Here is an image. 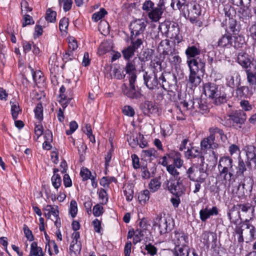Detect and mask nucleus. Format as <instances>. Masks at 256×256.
Returning a JSON list of instances; mask_svg holds the SVG:
<instances>
[{
  "mask_svg": "<svg viewBox=\"0 0 256 256\" xmlns=\"http://www.w3.org/2000/svg\"><path fill=\"white\" fill-rule=\"evenodd\" d=\"M51 181L53 186L56 190L61 186L62 179L60 174L53 175L51 178Z\"/></svg>",
  "mask_w": 256,
  "mask_h": 256,
  "instance_id": "3c124183",
  "label": "nucleus"
},
{
  "mask_svg": "<svg viewBox=\"0 0 256 256\" xmlns=\"http://www.w3.org/2000/svg\"><path fill=\"white\" fill-rule=\"evenodd\" d=\"M216 136H210V135L206 138L202 140L200 146L202 150H206L208 148H216L218 146V144L215 142Z\"/></svg>",
  "mask_w": 256,
  "mask_h": 256,
  "instance_id": "f3484780",
  "label": "nucleus"
},
{
  "mask_svg": "<svg viewBox=\"0 0 256 256\" xmlns=\"http://www.w3.org/2000/svg\"><path fill=\"white\" fill-rule=\"evenodd\" d=\"M192 106L194 110H196V111H198L202 114L207 113L208 112V106L203 104L200 100H196L194 102Z\"/></svg>",
  "mask_w": 256,
  "mask_h": 256,
  "instance_id": "c85d7f7f",
  "label": "nucleus"
},
{
  "mask_svg": "<svg viewBox=\"0 0 256 256\" xmlns=\"http://www.w3.org/2000/svg\"><path fill=\"white\" fill-rule=\"evenodd\" d=\"M78 208L76 202L72 200L70 202V213L72 218H74L77 214Z\"/></svg>",
  "mask_w": 256,
  "mask_h": 256,
  "instance_id": "680f3d73",
  "label": "nucleus"
},
{
  "mask_svg": "<svg viewBox=\"0 0 256 256\" xmlns=\"http://www.w3.org/2000/svg\"><path fill=\"white\" fill-rule=\"evenodd\" d=\"M160 185L161 182L158 179L155 178L150 180L149 184V188L152 192H154L160 188Z\"/></svg>",
  "mask_w": 256,
  "mask_h": 256,
  "instance_id": "c03bdc74",
  "label": "nucleus"
},
{
  "mask_svg": "<svg viewBox=\"0 0 256 256\" xmlns=\"http://www.w3.org/2000/svg\"><path fill=\"white\" fill-rule=\"evenodd\" d=\"M253 184V180L250 178H246L242 184H239L238 190H242V192L244 194L252 190Z\"/></svg>",
  "mask_w": 256,
  "mask_h": 256,
  "instance_id": "a878e982",
  "label": "nucleus"
},
{
  "mask_svg": "<svg viewBox=\"0 0 256 256\" xmlns=\"http://www.w3.org/2000/svg\"><path fill=\"white\" fill-rule=\"evenodd\" d=\"M157 112V108L155 104L151 101H146L144 104L143 112L146 115L156 113Z\"/></svg>",
  "mask_w": 256,
  "mask_h": 256,
  "instance_id": "cd10ccee",
  "label": "nucleus"
},
{
  "mask_svg": "<svg viewBox=\"0 0 256 256\" xmlns=\"http://www.w3.org/2000/svg\"><path fill=\"white\" fill-rule=\"evenodd\" d=\"M204 94L212 99L216 105H220L228 100V96L226 92V88L223 86H218L214 83L207 82L203 86Z\"/></svg>",
  "mask_w": 256,
  "mask_h": 256,
  "instance_id": "f257e3e1",
  "label": "nucleus"
},
{
  "mask_svg": "<svg viewBox=\"0 0 256 256\" xmlns=\"http://www.w3.org/2000/svg\"><path fill=\"white\" fill-rule=\"evenodd\" d=\"M169 242L176 247L185 246L188 244V236L182 232L175 230L172 234Z\"/></svg>",
  "mask_w": 256,
  "mask_h": 256,
  "instance_id": "423d86ee",
  "label": "nucleus"
},
{
  "mask_svg": "<svg viewBox=\"0 0 256 256\" xmlns=\"http://www.w3.org/2000/svg\"><path fill=\"white\" fill-rule=\"evenodd\" d=\"M157 156V151L154 148L148 150H143L142 152V156L146 160H152L156 158Z\"/></svg>",
  "mask_w": 256,
  "mask_h": 256,
  "instance_id": "e433bc0d",
  "label": "nucleus"
},
{
  "mask_svg": "<svg viewBox=\"0 0 256 256\" xmlns=\"http://www.w3.org/2000/svg\"><path fill=\"white\" fill-rule=\"evenodd\" d=\"M124 114L128 116H133L134 115V110L133 108L129 106H126L122 108Z\"/></svg>",
  "mask_w": 256,
  "mask_h": 256,
  "instance_id": "774afa93",
  "label": "nucleus"
},
{
  "mask_svg": "<svg viewBox=\"0 0 256 256\" xmlns=\"http://www.w3.org/2000/svg\"><path fill=\"white\" fill-rule=\"evenodd\" d=\"M240 84V76L238 72L231 70L226 78V84L228 86L234 88L238 87Z\"/></svg>",
  "mask_w": 256,
  "mask_h": 256,
  "instance_id": "ddd939ff",
  "label": "nucleus"
},
{
  "mask_svg": "<svg viewBox=\"0 0 256 256\" xmlns=\"http://www.w3.org/2000/svg\"><path fill=\"white\" fill-rule=\"evenodd\" d=\"M124 194L127 201L130 202L132 200L134 197V190L131 186L126 187L124 190Z\"/></svg>",
  "mask_w": 256,
  "mask_h": 256,
  "instance_id": "5fc2aeb1",
  "label": "nucleus"
},
{
  "mask_svg": "<svg viewBox=\"0 0 256 256\" xmlns=\"http://www.w3.org/2000/svg\"><path fill=\"white\" fill-rule=\"evenodd\" d=\"M201 49L198 44L188 46L186 50L185 54L188 60L192 58H194L196 56L200 54Z\"/></svg>",
  "mask_w": 256,
  "mask_h": 256,
  "instance_id": "aec40b11",
  "label": "nucleus"
},
{
  "mask_svg": "<svg viewBox=\"0 0 256 256\" xmlns=\"http://www.w3.org/2000/svg\"><path fill=\"white\" fill-rule=\"evenodd\" d=\"M246 78L250 86H256V72L250 70H246Z\"/></svg>",
  "mask_w": 256,
  "mask_h": 256,
  "instance_id": "ea45409f",
  "label": "nucleus"
},
{
  "mask_svg": "<svg viewBox=\"0 0 256 256\" xmlns=\"http://www.w3.org/2000/svg\"><path fill=\"white\" fill-rule=\"evenodd\" d=\"M227 116L228 117L227 120H229L230 123L232 122L233 126L234 124H240L239 128H242L241 125L244 124L246 120V113L240 110L232 112L228 114Z\"/></svg>",
  "mask_w": 256,
  "mask_h": 256,
  "instance_id": "1a4fd4ad",
  "label": "nucleus"
},
{
  "mask_svg": "<svg viewBox=\"0 0 256 256\" xmlns=\"http://www.w3.org/2000/svg\"><path fill=\"white\" fill-rule=\"evenodd\" d=\"M237 95L240 98H250L252 94V92L247 86H238L236 89Z\"/></svg>",
  "mask_w": 256,
  "mask_h": 256,
  "instance_id": "c756f323",
  "label": "nucleus"
},
{
  "mask_svg": "<svg viewBox=\"0 0 256 256\" xmlns=\"http://www.w3.org/2000/svg\"><path fill=\"white\" fill-rule=\"evenodd\" d=\"M251 208V204H238L234 206V209L236 208L238 210H241L244 212H247Z\"/></svg>",
  "mask_w": 256,
  "mask_h": 256,
  "instance_id": "13d9d810",
  "label": "nucleus"
},
{
  "mask_svg": "<svg viewBox=\"0 0 256 256\" xmlns=\"http://www.w3.org/2000/svg\"><path fill=\"white\" fill-rule=\"evenodd\" d=\"M246 164L241 157L239 156L238 158V164L236 166V175L238 176H243L244 172L246 170Z\"/></svg>",
  "mask_w": 256,
  "mask_h": 256,
  "instance_id": "4c0bfd02",
  "label": "nucleus"
},
{
  "mask_svg": "<svg viewBox=\"0 0 256 256\" xmlns=\"http://www.w3.org/2000/svg\"><path fill=\"white\" fill-rule=\"evenodd\" d=\"M201 164L198 167L197 165L194 164L188 168L186 171L188 178L194 182H204L208 176L206 170L204 168V158L200 156Z\"/></svg>",
  "mask_w": 256,
  "mask_h": 256,
  "instance_id": "7ed1b4c3",
  "label": "nucleus"
},
{
  "mask_svg": "<svg viewBox=\"0 0 256 256\" xmlns=\"http://www.w3.org/2000/svg\"><path fill=\"white\" fill-rule=\"evenodd\" d=\"M220 176L226 182H230L234 180V170L218 169Z\"/></svg>",
  "mask_w": 256,
  "mask_h": 256,
  "instance_id": "393cba45",
  "label": "nucleus"
},
{
  "mask_svg": "<svg viewBox=\"0 0 256 256\" xmlns=\"http://www.w3.org/2000/svg\"><path fill=\"white\" fill-rule=\"evenodd\" d=\"M80 176L84 181L90 179L92 176L91 172L86 168H82L80 170Z\"/></svg>",
  "mask_w": 256,
  "mask_h": 256,
  "instance_id": "69168bd1",
  "label": "nucleus"
},
{
  "mask_svg": "<svg viewBox=\"0 0 256 256\" xmlns=\"http://www.w3.org/2000/svg\"><path fill=\"white\" fill-rule=\"evenodd\" d=\"M163 54L164 55H169L168 60L170 62L172 65H178L181 62V58L180 56L176 54H172L171 52L170 54H169L168 52L166 50L163 51Z\"/></svg>",
  "mask_w": 256,
  "mask_h": 256,
  "instance_id": "c9c22d12",
  "label": "nucleus"
},
{
  "mask_svg": "<svg viewBox=\"0 0 256 256\" xmlns=\"http://www.w3.org/2000/svg\"><path fill=\"white\" fill-rule=\"evenodd\" d=\"M228 218L232 223L235 224H239L241 222L240 212L236 208H234V206L228 210Z\"/></svg>",
  "mask_w": 256,
  "mask_h": 256,
  "instance_id": "6ab92c4d",
  "label": "nucleus"
},
{
  "mask_svg": "<svg viewBox=\"0 0 256 256\" xmlns=\"http://www.w3.org/2000/svg\"><path fill=\"white\" fill-rule=\"evenodd\" d=\"M190 71L204 74L205 71V62L199 57L187 61Z\"/></svg>",
  "mask_w": 256,
  "mask_h": 256,
  "instance_id": "9b49d317",
  "label": "nucleus"
},
{
  "mask_svg": "<svg viewBox=\"0 0 256 256\" xmlns=\"http://www.w3.org/2000/svg\"><path fill=\"white\" fill-rule=\"evenodd\" d=\"M56 12L49 8L47 10L46 14V20L50 22H54L56 20Z\"/></svg>",
  "mask_w": 256,
  "mask_h": 256,
  "instance_id": "37998d69",
  "label": "nucleus"
},
{
  "mask_svg": "<svg viewBox=\"0 0 256 256\" xmlns=\"http://www.w3.org/2000/svg\"><path fill=\"white\" fill-rule=\"evenodd\" d=\"M164 11L158 8H154L148 14V17L152 21L156 22L161 18Z\"/></svg>",
  "mask_w": 256,
  "mask_h": 256,
  "instance_id": "7c9ffc66",
  "label": "nucleus"
},
{
  "mask_svg": "<svg viewBox=\"0 0 256 256\" xmlns=\"http://www.w3.org/2000/svg\"><path fill=\"white\" fill-rule=\"evenodd\" d=\"M253 58L244 50L237 54V62L243 68L248 69L250 66Z\"/></svg>",
  "mask_w": 256,
  "mask_h": 256,
  "instance_id": "f8f14e48",
  "label": "nucleus"
},
{
  "mask_svg": "<svg viewBox=\"0 0 256 256\" xmlns=\"http://www.w3.org/2000/svg\"><path fill=\"white\" fill-rule=\"evenodd\" d=\"M145 250L147 251L148 254L151 256L156 255L158 252L157 248L151 244H146Z\"/></svg>",
  "mask_w": 256,
  "mask_h": 256,
  "instance_id": "e2e57ef3",
  "label": "nucleus"
},
{
  "mask_svg": "<svg viewBox=\"0 0 256 256\" xmlns=\"http://www.w3.org/2000/svg\"><path fill=\"white\" fill-rule=\"evenodd\" d=\"M136 80H135V76H132L129 80L128 88L126 84H123L121 86V90L124 94L128 98L132 99H137L140 98L142 94L138 90H136L135 83Z\"/></svg>",
  "mask_w": 256,
  "mask_h": 256,
  "instance_id": "39448f33",
  "label": "nucleus"
},
{
  "mask_svg": "<svg viewBox=\"0 0 256 256\" xmlns=\"http://www.w3.org/2000/svg\"><path fill=\"white\" fill-rule=\"evenodd\" d=\"M128 62L124 68V71L126 74H128V80H130L132 76H135V80H136L137 76L136 75V68L135 64L138 62L134 58L132 60H128Z\"/></svg>",
  "mask_w": 256,
  "mask_h": 256,
  "instance_id": "a211bd4d",
  "label": "nucleus"
},
{
  "mask_svg": "<svg viewBox=\"0 0 256 256\" xmlns=\"http://www.w3.org/2000/svg\"><path fill=\"white\" fill-rule=\"evenodd\" d=\"M186 10H187L184 11L183 14L185 16L187 15L192 22L196 21L202 12L200 5L194 2L188 3Z\"/></svg>",
  "mask_w": 256,
  "mask_h": 256,
  "instance_id": "9d476101",
  "label": "nucleus"
},
{
  "mask_svg": "<svg viewBox=\"0 0 256 256\" xmlns=\"http://www.w3.org/2000/svg\"><path fill=\"white\" fill-rule=\"evenodd\" d=\"M107 14V12L104 8L100 9L98 12L94 13L92 16V20L96 22L102 18L106 14Z\"/></svg>",
  "mask_w": 256,
  "mask_h": 256,
  "instance_id": "8fccbe9b",
  "label": "nucleus"
},
{
  "mask_svg": "<svg viewBox=\"0 0 256 256\" xmlns=\"http://www.w3.org/2000/svg\"><path fill=\"white\" fill-rule=\"evenodd\" d=\"M188 4L187 0H172L170 6L174 10H178L183 13L187 10L186 8Z\"/></svg>",
  "mask_w": 256,
  "mask_h": 256,
  "instance_id": "4be33fe9",
  "label": "nucleus"
},
{
  "mask_svg": "<svg viewBox=\"0 0 256 256\" xmlns=\"http://www.w3.org/2000/svg\"><path fill=\"white\" fill-rule=\"evenodd\" d=\"M146 26V22L143 19H138L132 22L130 25L131 32V38L137 36L142 34Z\"/></svg>",
  "mask_w": 256,
  "mask_h": 256,
  "instance_id": "0eeeda50",
  "label": "nucleus"
},
{
  "mask_svg": "<svg viewBox=\"0 0 256 256\" xmlns=\"http://www.w3.org/2000/svg\"><path fill=\"white\" fill-rule=\"evenodd\" d=\"M198 72H197L190 71L188 82L192 84V86H196L201 82V78L198 75Z\"/></svg>",
  "mask_w": 256,
  "mask_h": 256,
  "instance_id": "72a5a7b5",
  "label": "nucleus"
},
{
  "mask_svg": "<svg viewBox=\"0 0 256 256\" xmlns=\"http://www.w3.org/2000/svg\"><path fill=\"white\" fill-rule=\"evenodd\" d=\"M218 169L234 170L233 160L229 156H224L220 158Z\"/></svg>",
  "mask_w": 256,
  "mask_h": 256,
  "instance_id": "412c9836",
  "label": "nucleus"
},
{
  "mask_svg": "<svg viewBox=\"0 0 256 256\" xmlns=\"http://www.w3.org/2000/svg\"><path fill=\"white\" fill-rule=\"evenodd\" d=\"M82 248L80 242L72 241L70 246V253L71 256H78Z\"/></svg>",
  "mask_w": 256,
  "mask_h": 256,
  "instance_id": "2f4dec72",
  "label": "nucleus"
},
{
  "mask_svg": "<svg viewBox=\"0 0 256 256\" xmlns=\"http://www.w3.org/2000/svg\"><path fill=\"white\" fill-rule=\"evenodd\" d=\"M158 80V83L163 88L166 89V88L170 86V82L168 80V78H166V76L164 74H162L159 77Z\"/></svg>",
  "mask_w": 256,
  "mask_h": 256,
  "instance_id": "bf43d9fd",
  "label": "nucleus"
},
{
  "mask_svg": "<svg viewBox=\"0 0 256 256\" xmlns=\"http://www.w3.org/2000/svg\"><path fill=\"white\" fill-rule=\"evenodd\" d=\"M68 26V18L66 17L62 18L59 24V28L61 32H65Z\"/></svg>",
  "mask_w": 256,
  "mask_h": 256,
  "instance_id": "052dcab7",
  "label": "nucleus"
},
{
  "mask_svg": "<svg viewBox=\"0 0 256 256\" xmlns=\"http://www.w3.org/2000/svg\"><path fill=\"white\" fill-rule=\"evenodd\" d=\"M218 214V210L216 206L212 208H208V206L200 211V218L202 222H206L210 216H217Z\"/></svg>",
  "mask_w": 256,
  "mask_h": 256,
  "instance_id": "dca6fc26",
  "label": "nucleus"
},
{
  "mask_svg": "<svg viewBox=\"0 0 256 256\" xmlns=\"http://www.w3.org/2000/svg\"><path fill=\"white\" fill-rule=\"evenodd\" d=\"M154 226H158L160 236L170 231L174 226L172 220L170 218L162 216V214L158 215L154 220Z\"/></svg>",
  "mask_w": 256,
  "mask_h": 256,
  "instance_id": "20e7f679",
  "label": "nucleus"
},
{
  "mask_svg": "<svg viewBox=\"0 0 256 256\" xmlns=\"http://www.w3.org/2000/svg\"><path fill=\"white\" fill-rule=\"evenodd\" d=\"M166 187L168 190L175 196H181L184 194L186 188L179 180L167 181Z\"/></svg>",
  "mask_w": 256,
  "mask_h": 256,
  "instance_id": "6e6552de",
  "label": "nucleus"
},
{
  "mask_svg": "<svg viewBox=\"0 0 256 256\" xmlns=\"http://www.w3.org/2000/svg\"><path fill=\"white\" fill-rule=\"evenodd\" d=\"M21 112L18 103H13L11 106V112L12 117L14 120H16L18 116L19 113Z\"/></svg>",
  "mask_w": 256,
  "mask_h": 256,
  "instance_id": "864d4df0",
  "label": "nucleus"
},
{
  "mask_svg": "<svg viewBox=\"0 0 256 256\" xmlns=\"http://www.w3.org/2000/svg\"><path fill=\"white\" fill-rule=\"evenodd\" d=\"M228 28L234 34H237L240 30V26L237 24L236 20L234 18L229 20Z\"/></svg>",
  "mask_w": 256,
  "mask_h": 256,
  "instance_id": "a19ab883",
  "label": "nucleus"
},
{
  "mask_svg": "<svg viewBox=\"0 0 256 256\" xmlns=\"http://www.w3.org/2000/svg\"><path fill=\"white\" fill-rule=\"evenodd\" d=\"M42 250L38 246L36 242H32L30 245V250L28 256H44Z\"/></svg>",
  "mask_w": 256,
  "mask_h": 256,
  "instance_id": "473e14b6",
  "label": "nucleus"
},
{
  "mask_svg": "<svg viewBox=\"0 0 256 256\" xmlns=\"http://www.w3.org/2000/svg\"><path fill=\"white\" fill-rule=\"evenodd\" d=\"M188 248L186 246L174 248L172 250L174 256H186L188 253Z\"/></svg>",
  "mask_w": 256,
  "mask_h": 256,
  "instance_id": "79ce46f5",
  "label": "nucleus"
},
{
  "mask_svg": "<svg viewBox=\"0 0 256 256\" xmlns=\"http://www.w3.org/2000/svg\"><path fill=\"white\" fill-rule=\"evenodd\" d=\"M112 182L116 183L117 182L116 179L114 176H104L100 180V184L101 186L105 187L108 186Z\"/></svg>",
  "mask_w": 256,
  "mask_h": 256,
  "instance_id": "603ef678",
  "label": "nucleus"
},
{
  "mask_svg": "<svg viewBox=\"0 0 256 256\" xmlns=\"http://www.w3.org/2000/svg\"><path fill=\"white\" fill-rule=\"evenodd\" d=\"M224 11L225 16L228 18L229 20L233 18L232 17L235 14V10L233 7L228 4L224 6Z\"/></svg>",
  "mask_w": 256,
  "mask_h": 256,
  "instance_id": "a18cd8bd",
  "label": "nucleus"
},
{
  "mask_svg": "<svg viewBox=\"0 0 256 256\" xmlns=\"http://www.w3.org/2000/svg\"><path fill=\"white\" fill-rule=\"evenodd\" d=\"M232 36L230 34H225L218 40V43L219 46L230 48L232 46Z\"/></svg>",
  "mask_w": 256,
  "mask_h": 256,
  "instance_id": "b1692460",
  "label": "nucleus"
},
{
  "mask_svg": "<svg viewBox=\"0 0 256 256\" xmlns=\"http://www.w3.org/2000/svg\"><path fill=\"white\" fill-rule=\"evenodd\" d=\"M176 167L174 165L169 164L166 166V170L171 175L174 177H178L180 173L176 170Z\"/></svg>",
  "mask_w": 256,
  "mask_h": 256,
  "instance_id": "338daca9",
  "label": "nucleus"
},
{
  "mask_svg": "<svg viewBox=\"0 0 256 256\" xmlns=\"http://www.w3.org/2000/svg\"><path fill=\"white\" fill-rule=\"evenodd\" d=\"M154 8V3L150 0H146L142 4L143 10L147 12L148 14L150 12L152 9Z\"/></svg>",
  "mask_w": 256,
  "mask_h": 256,
  "instance_id": "0e129e2a",
  "label": "nucleus"
},
{
  "mask_svg": "<svg viewBox=\"0 0 256 256\" xmlns=\"http://www.w3.org/2000/svg\"><path fill=\"white\" fill-rule=\"evenodd\" d=\"M246 228L249 230V234L250 235L249 240H254L256 239V230L255 227L250 224H246Z\"/></svg>",
  "mask_w": 256,
  "mask_h": 256,
  "instance_id": "4d7b16f0",
  "label": "nucleus"
},
{
  "mask_svg": "<svg viewBox=\"0 0 256 256\" xmlns=\"http://www.w3.org/2000/svg\"><path fill=\"white\" fill-rule=\"evenodd\" d=\"M138 198L140 204H145L150 198V192L148 190H146L140 193Z\"/></svg>",
  "mask_w": 256,
  "mask_h": 256,
  "instance_id": "49530a36",
  "label": "nucleus"
},
{
  "mask_svg": "<svg viewBox=\"0 0 256 256\" xmlns=\"http://www.w3.org/2000/svg\"><path fill=\"white\" fill-rule=\"evenodd\" d=\"M240 14L239 16L240 18L243 20H246L251 16L250 10H248V7H246V8H240L238 11Z\"/></svg>",
  "mask_w": 256,
  "mask_h": 256,
  "instance_id": "6e6d98bb",
  "label": "nucleus"
},
{
  "mask_svg": "<svg viewBox=\"0 0 256 256\" xmlns=\"http://www.w3.org/2000/svg\"><path fill=\"white\" fill-rule=\"evenodd\" d=\"M158 29L166 38L174 39L178 44L182 41V38L180 34V28L178 23L170 20H165L160 24Z\"/></svg>",
  "mask_w": 256,
  "mask_h": 256,
  "instance_id": "f03ea898",
  "label": "nucleus"
},
{
  "mask_svg": "<svg viewBox=\"0 0 256 256\" xmlns=\"http://www.w3.org/2000/svg\"><path fill=\"white\" fill-rule=\"evenodd\" d=\"M168 158L174 161V165L178 168H180L183 164V160H182L181 154L178 152L172 151L167 154Z\"/></svg>",
  "mask_w": 256,
  "mask_h": 256,
  "instance_id": "5701e85b",
  "label": "nucleus"
},
{
  "mask_svg": "<svg viewBox=\"0 0 256 256\" xmlns=\"http://www.w3.org/2000/svg\"><path fill=\"white\" fill-rule=\"evenodd\" d=\"M134 52L135 50L130 46L124 48L122 51V56L126 60H130V58L134 56Z\"/></svg>",
  "mask_w": 256,
  "mask_h": 256,
  "instance_id": "58836bf2",
  "label": "nucleus"
},
{
  "mask_svg": "<svg viewBox=\"0 0 256 256\" xmlns=\"http://www.w3.org/2000/svg\"><path fill=\"white\" fill-rule=\"evenodd\" d=\"M136 36H133V38H130L132 40L130 46L136 51L138 48H140V46L143 44V41L141 38H136Z\"/></svg>",
  "mask_w": 256,
  "mask_h": 256,
  "instance_id": "de8ad7c7",
  "label": "nucleus"
},
{
  "mask_svg": "<svg viewBox=\"0 0 256 256\" xmlns=\"http://www.w3.org/2000/svg\"><path fill=\"white\" fill-rule=\"evenodd\" d=\"M152 56V50L146 49L144 50L142 54L138 57H135L134 58L138 62L142 61V66H145V62L151 60Z\"/></svg>",
  "mask_w": 256,
  "mask_h": 256,
  "instance_id": "bb28decb",
  "label": "nucleus"
},
{
  "mask_svg": "<svg viewBox=\"0 0 256 256\" xmlns=\"http://www.w3.org/2000/svg\"><path fill=\"white\" fill-rule=\"evenodd\" d=\"M233 42L232 46L235 48L238 49L242 48L246 45L243 36H233Z\"/></svg>",
  "mask_w": 256,
  "mask_h": 256,
  "instance_id": "f704fd0d",
  "label": "nucleus"
},
{
  "mask_svg": "<svg viewBox=\"0 0 256 256\" xmlns=\"http://www.w3.org/2000/svg\"><path fill=\"white\" fill-rule=\"evenodd\" d=\"M244 150L248 159L247 166L250 167L252 162L256 166V148L251 145L247 146H245Z\"/></svg>",
  "mask_w": 256,
  "mask_h": 256,
  "instance_id": "2eb2a0df",
  "label": "nucleus"
},
{
  "mask_svg": "<svg viewBox=\"0 0 256 256\" xmlns=\"http://www.w3.org/2000/svg\"><path fill=\"white\" fill-rule=\"evenodd\" d=\"M35 116L40 121L43 120V107L41 103L38 104L34 110Z\"/></svg>",
  "mask_w": 256,
  "mask_h": 256,
  "instance_id": "09e8293b",
  "label": "nucleus"
},
{
  "mask_svg": "<svg viewBox=\"0 0 256 256\" xmlns=\"http://www.w3.org/2000/svg\"><path fill=\"white\" fill-rule=\"evenodd\" d=\"M143 78L144 84L150 90L154 89L158 84L157 76L154 72L148 73V72H144Z\"/></svg>",
  "mask_w": 256,
  "mask_h": 256,
  "instance_id": "4468645a",
  "label": "nucleus"
}]
</instances>
